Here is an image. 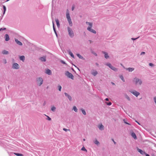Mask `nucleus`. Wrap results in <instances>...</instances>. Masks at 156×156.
Wrapping results in <instances>:
<instances>
[{"instance_id": "f257e3e1", "label": "nucleus", "mask_w": 156, "mask_h": 156, "mask_svg": "<svg viewBox=\"0 0 156 156\" xmlns=\"http://www.w3.org/2000/svg\"><path fill=\"white\" fill-rule=\"evenodd\" d=\"M86 23L89 25V26L87 28V30L88 31L95 34L96 33V31L94 30L91 28L93 26V24L92 23L86 22Z\"/></svg>"}, {"instance_id": "f03ea898", "label": "nucleus", "mask_w": 156, "mask_h": 156, "mask_svg": "<svg viewBox=\"0 0 156 156\" xmlns=\"http://www.w3.org/2000/svg\"><path fill=\"white\" fill-rule=\"evenodd\" d=\"M67 29L69 34L70 37H73L74 36V33L71 29L69 27H68Z\"/></svg>"}, {"instance_id": "7ed1b4c3", "label": "nucleus", "mask_w": 156, "mask_h": 156, "mask_svg": "<svg viewBox=\"0 0 156 156\" xmlns=\"http://www.w3.org/2000/svg\"><path fill=\"white\" fill-rule=\"evenodd\" d=\"M37 81L38 85L40 86L43 83V80L42 78L39 77L37 79Z\"/></svg>"}, {"instance_id": "20e7f679", "label": "nucleus", "mask_w": 156, "mask_h": 156, "mask_svg": "<svg viewBox=\"0 0 156 156\" xmlns=\"http://www.w3.org/2000/svg\"><path fill=\"white\" fill-rule=\"evenodd\" d=\"M66 75L69 78H70L72 79H73L74 76L73 74L69 72L68 71H67L66 72Z\"/></svg>"}, {"instance_id": "39448f33", "label": "nucleus", "mask_w": 156, "mask_h": 156, "mask_svg": "<svg viewBox=\"0 0 156 156\" xmlns=\"http://www.w3.org/2000/svg\"><path fill=\"white\" fill-rule=\"evenodd\" d=\"M134 81L136 84L138 83L139 84L141 85L142 83L141 81L140 80L136 78L134 79Z\"/></svg>"}, {"instance_id": "423d86ee", "label": "nucleus", "mask_w": 156, "mask_h": 156, "mask_svg": "<svg viewBox=\"0 0 156 156\" xmlns=\"http://www.w3.org/2000/svg\"><path fill=\"white\" fill-rule=\"evenodd\" d=\"M107 65L108 66L109 68H110L111 69H112L113 70L115 71H117V69L116 68H115V67L112 66L111 64L110 63H108L107 64Z\"/></svg>"}, {"instance_id": "0eeeda50", "label": "nucleus", "mask_w": 156, "mask_h": 156, "mask_svg": "<svg viewBox=\"0 0 156 156\" xmlns=\"http://www.w3.org/2000/svg\"><path fill=\"white\" fill-rule=\"evenodd\" d=\"M12 67L14 69H18L19 68V65L17 63H14L12 66Z\"/></svg>"}, {"instance_id": "6e6552de", "label": "nucleus", "mask_w": 156, "mask_h": 156, "mask_svg": "<svg viewBox=\"0 0 156 156\" xmlns=\"http://www.w3.org/2000/svg\"><path fill=\"white\" fill-rule=\"evenodd\" d=\"M131 93L136 97H137L140 94L139 93L136 91H134L133 92H132Z\"/></svg>"}, {"instance_id": "1a4fd4ad", "label": "nucleus", "mask_w": 156, "mask_h": 156, "mask_svg": "<svg viewBox=\"0 0 156 156\" xmlns=\"http://www.w3.org/2000/svg\"><path fill=\"white\" fill-rule=\"evenodd\" d=\"M45 73L49 75H50L51 74V71L50 70L48 69H46Z\"/></svg>"}, {"instance_id": "9d476101", "label": "nucleus", "mask_w": 156, "mask_h": 156, "mask_svg": "<svg viewBox=\"0 0 156 156\" xmlns=\"http://www.w3.org/2000/svg\"><path fill=\"white\" fill-rule=\"evenodd\" d=\"M5 41H8L9 40V35L8 34H6L5 36Z\"/></svg>"}, {"instance_id": "9b49d317", "label": "nucleus", "mask_w": 156, "mask_h": 156, "mask_svg": "<svg viewBox=\"0 0 156 156\" xmlns=\"http://www.w3.org/2000/svg\"><path fill=\"white\" fill-rule=\"evenodd\" d=\"M66 16L67 19H69L70 18V15H69V10L68 9H67V10Z\"/></svg>"}, {"instance_id": "f8f14e48", "label": "nucleus", "mask_w": 156, "mask_h": 156, "mask_svg": "<svg viewBox=\"0 0 156 156\" xmlns=\"http://www.w3.org/2000/svg\"><path fill=\"white\" fill-rule=\"evenodd\" d=\"M15 41L16 43L20 45H22V43L21 42L18 41L17 39H15Z\"/></svg>"}, {"instance_id": "ddd939ff", "label": "nucleus", "mask_w": 156, "mask_h": 156, "mask_svg": "<svg viewBox=\"0 0 156 156\" xmlns=\"http://www.w3.org/2000/svg\"><path fill=\"white\" fill-rule=\"evenodd\" d=\"M65 94L66 96L68 98L70 101H71L72 100V98L70 96L68 95L67 93H65Z\"/></svg>"}, {"instance_id": "4468645a", "label": "nucleus", "mask_w": 156, "mask_h": 156, "mask_svg": "<svg viewBox=\"0 0 156 156\" xmlns=\"http://www.w3.org/2000/svg\"><path fill=\"white\" fill-rule=\"evenodd\" d=\"M99 129L101 130H103L104 129V126L102 125L101 124L98 126V127Z\"/></svg>"}, {"instance_id": "2eb2a0df", "label": "nucleus", "mask_w": 156, "mask_h": 156, "mask_svg": "<svg viewBox=\"0 0 156 156\" xmlns=\"http://www.w3.org/2000/svg\"><path fill=\"white\" fill-rule=\"evenodd\" d=\"M103 53L105 54V57L106 58H108L109 57L108 53L105 52H103Z\"/></svg>"}, {"instance_id": "dca6fc26", "label": "nucleus", "mask_w": 156, "mask_h": 156, "mask_svg": "<svg viewBox=\"0 0 156 156\" xmlns=\"http://www.w3.org/2000/svg\"><path fill=\"white\" fill-rule=\"evenodd\" d=\"M40 59L41 61L45 62L46 61V57H43L40 58Z\"/></svg>"}, {"instance_id": "f3484780", "label": "nucleus", "mask_w": 156, "mask_h": 156, "mask_svg": "<svg viewBox=\"0 0 156 156\" xmlns=\"http://www.w3.org/2000/svg\"><path fill=\"white\" fill-rule=\"evenodd\" d=\"M137 150L141 154H144V152L143 151L140 149H137Z\"/></svg>"}, {"instance_id": "a211bd4d", "label": "nucleus", "mask_w": 156, "mask_h": 156, "mask_svg": "<svg viewBox=\"0 0 156 156\" xmlns=\"http://www.w3.org/2000/svg\"><path fill=\"white\" fill-rule=\"evenodd\" d=\"M68 52H69V55H70V56L73 58H74V55L73 54V53L72 52L70 51H68Z\"/></svg>"}, {"instance_id": "6ab92c4d", "label": "nucleus", "mask_w": 156, "mask_h": 156, "mask_svg": "<svg viewBox=\"0 0 156 156\" xmlns=\"http://www.w3.org/2000/svg\"><path fill=\"white\" fill-rule=\"evenodd\" d=\"M132 136L135 139H136V136L135 133H133L131 134Z\"/></svg>"}, {"instance_id": "aec40b11", "label": "nucleus", "mask_w": 156, "mask_h": 156, "mask_svg": "<svg viewBox=\"0 0 156 156\" xmlns=\"http://www.w3.org/2000/svg\"><path fill=\"white\" fill-rule=\"evenodd\" d=\"M55 21L56 23V24L58 27H59L60 26V24L59 23V20L58 19H56Z\"/></svg>"}, {"instance_id": "412c9836", "label": "nucleus", "mask_w": 156, "mask_h": 156, "mask_svg": "<svg viewBox=\"0 0 156 156\" xmlns=\"http://www.w3.org/2000/svg\"><path fill=\"white\" fill-rule=\"evenodd\" d=\"M98 74V72L96 71H94V72H92V74L94 76H96Z\"/></svg>"}, {"instance_id": "4be33fe9", "label": "nucleus", "mask_w": 156, "mask_h": 156, "mask_svg": "<svg viewBox=\"0 0 156 156\" xmlns=\"http://www.w3.org/2000/svg\"><path fill=\"white\" fill-rule=\"evenodd\" d=\"M20 60H22L23 62L25 59V57L23 55H22L20 56Z\"/></svg>"}, {"instance_id": "5701e85b", "label": "nucleus", "mask_w": 156, "mask_h": 156, "mask_svg": "<svg viewBox=\"0 0 156 156\" xmlns=\"http://www.w3.org/2000/svg\"><path fill=\"white\" fill-rule=\"evenodd\" d=\"M2 53L3 54H8L9 53L8 51L4 50L2 51Z\"/></svg>"}, {"instance_id": "b1692460", "label": "nucleus", "mask_w": 156, "mask_h": 156, "mask_svg": "<svg viewBox=\"0 0 156 156\" xmlns=\"http://www.w3.org/2000/svg\"><path fill=\"white\" fill-rule=\"evenodd\" d=\"M129 72H132L134 70L133 68H129L127 69Z\"/></svg>"}, {"instance_id": "393cba45", "label": "nucleus", "mask_w": 156, "mask_h": 156, "mask_svg": "<svg viewBox=\"0 0 156 156\" xmlns=\"http://www.w3.org/2000/svg\"><path fill=\"white\" fill-rule=\"evenodd\" d=\"M14 154H15V155L17 156H23V154H22L17 153H14Z\"/></svg>"}, {"instance_id": "a878e982", "label": "nucleus", "mask_w": 156, "mask_h": 156, "mask_svg": "<svg viewBox=\"0 0 156 156\" xmlns=\"http://www.w3.org/2000/svg\"><path fill=\"white\" fill-rule=\"evenodd\" d=\"M53 30H54V31L55 34H56V35L57 36V33L56 32V30H55V26H54V23H53Z\"/></svg>"}, {"instance_id": "bb28decb", "label": "nucleus", "mask_w": 156, "mask_h": 156, "mask_svg": "<svg viewBox=\"0 0 156 156\" xmlns=\"http://www.w3.org/2000/svg\"><path fill=\"white\" fill-rule=\"evenodd\" d=\"M76 55L80 58L82 59L83 58V57H82L81 55H80L79 54H76Z\"/></svg>"}, {"instance_id": "cd10ccee", "label": "nucleus", "mask_w": 156, "mask_h": 156, "mask_svg": "<svg viewBox=\"0 0 156 156\" xmlns=\"http://www.w3.org/2000/svg\"><path fill=\"white\" fill-rule=\"evenodd\" d=\"M94 143L97 145H98L99 144V142L97 140V139H96L94 142Z\"/></svg>"}, {"instance_id": "c85d7f7f", "label": "nucleus", "mask_w": 156, "mask_h": 156, "mask_svg": "<svg viewBox=\"0 0 156 156\" xmlns=\"http://www.w3.org/2000/svg\"><path fill=\"white\" fill-rule=\"evenodd\" d=\"M120 78L122 80V81L123 82L125 81V80L124 79L123 77L121 75L120 76Z\"/></svg>"}, {"instance_id": "c756f323", "label": "nucleus", "mask_w": 156, "mask_h": 156, "mask_svg": "<svg viewBox=\"0 0 156 156\" xmlns=\"http://www.w3.org/2000/svg\"><path fill=\"white\" fill-rule=\"evenodd\" d=\"M81 150L82 151H85L86 152H87V150L84 147H83L81 149Z\"/></svg>"}, {"instance_id": "7c9ffc66", "label": "nucleus", "mask_w": 156, "mask_h": 156, "mask_svg": "<svg viewBox=\"0 0 156 156\" xmlns=\"http://www.w3.org/2000/svg\"><path fill=\"white\" fill-rule=\"evenodd\" d=\"M55 109L56 108L54 106H53L51 108V110L53 112L55 111Z\"/></svg>"}, {"instance_id": "2f4dec72", "label": "nucleus", "mask_w": 156, "mask_h": 156, "mask_svg": "<svg viewBox=\"0 0 156 156\" xmlns=\"http://www.w3.org/2000/svg\"><path fill=\"white\" fill-rule=\"evenodd\" d=\"M73 110L75 112H77V108H76V107L75 106H74L73 107Z\"/></svg>"}, {"instance_id": "473e14b6", "label": "nucleus", "mask_w": 156, "mask_h": 156, "mask_svg": "<svg viewBox=\"0 0 156 156\" xmlns=\"http://www.w3.org/2000/svg\"><path fill=\"white\" fill-rule=\"evenodd\" d=\"M81 110H82L83 114L84 115H86V112L83 109H82Z\"/></svg>"}, {"instance_id": "72a5a7b5", "label": "nucleus", "mask_w": 156, "mask_h": 156, "mask_svg": "<svg viewBox=\"0 0 156 156\" xmlns=\"http://www.w3.org/2000/svg\"><path fill=\"white\" fill-rule=\"evenodd\" d=\"M68 22L69 23V25L70 26H72V21L71 20L70 21H69Z\"/></svg>"}, {"instance_id": "f704fd0d", "label": "nucleus", "mask_w": 156, "mask_h": 156, "mask_svg": "<svg viewBox=\"0 0 156 156\" xmlns=\"http://www.w3.org/2000/svg\"><path fill=\"white\" fill-rule=\"evenodd\" d=\"M63 129V130H64V131H65L66 132H67L68 131H70V130L69 129H66L65 128H64Z\"/></svg>"}, {"instance_id": "c9c22d12", "label": "nucleus", "mask_w": 156, "mask_h": 156, "mask_svg": "<svg viewBox=\"0 0 156 156\" xmlns=\"http://www.w3.org/2000/svg\"><path fill=\"white\" fill-rule=\"evenodd\" d=\"M58 90L60 91H61V89H62V87L60 85H59L58 86Z\"/></svg>"}, {"instance_id": "e433bc0d", "label": "nucleus", "mask_w": 156, "mask_h": 156, "mask_svg": "<svg viewBox=\"0 0 156 156\" xmlns=\"http://www.w3.org/2000/svg\"><path fill=\"white\" fill-rule=\"evenodd\" d=\"M3 9H4V14L5 12V11H6V7L4 5L3 6Z\"/></svg>"}, {"instance_id": "4c0bfd02", "label": "nucleus", "mask_w": 156, "mask_h": 156, "mask_svg": "<svg viewBox=\"0 0 156 156\" xmlns=\"http://www.w3.org/2000/svg\"><path fill=\"white\" fill-rule=\"evenodd\" d=\"M46 116L47 117V118H48L47 119L48 120L50 121L51 120V118L50 117H49L48 116H47V115H46Z\"/></svg>"}, {"instance_id": "58836bf2", "label": "nucleus", "mask_w": 156, "mask_h": 156, "mask_svg": "<svg viewBox=\"0 0 156 156\" xmlns=\"http://www.w3.org/2000/svg\"><path fill=\"white\" fill-rule=\"evenodd\" d=\"M108 105H111L112 103L111 102H109L108 103H106Z\"/></svg>"}, {"instance_id": "ea45409f", "label": "nucleus", "mask_w": 156, "mask_h": 156, "mask_svg": "<svg viewBox=\"0 0 156 156\" xmlns=\"http://www.w3.org/2000/svg\"><path fill=\"white\" fill-rule=\"evenodd\" d=\"M61 62L62 63H63L64 64H66V63H65V62H64L63 61V60H61Z\"/></svg>"}, {"instance_id": "a19ab883", "label": "nucleus", "mask_w": 156, "mask_h": 156, "mask_svg": "<svg viewBox=\"0 0 156 156\" xmlns=\"http://www.w3.org/2000/svg\"><path fill=\"white\" fill-rule=\"evenodd\" d=\"M126 98L128 100H130L128 96L126 95Z\"/></svg>"}, {"instance_id": "79ce46f5", "label": "nucleus", "mask_w": 156, "mask_h": 156, "mask_svg": "<svg viewBox=\"0 0 156 156\" xmlns=\"http://www.w3.org/2000/svg\"><path fill=\"white\" fill-rule=\"evenodd\" d=\"M149 65L150 66H154L153 64L151 63H149Z\"/></svg>"}, {"instance_id": "37998d69", "label": "nucleus", "mask_w": 156, "mask_h": 156, "mask_svg": "<svg viewBox=\"0 0 156 156\" xmlns=\"http://www.w3.org/2000/svg\"><path fill=\"white\" fill-rule=\"evenodd\" d=\"M112 141H113V142H114V144H116V142L114 140V139H112Z\"/></svg>"}, {"instance_id": "c03bdc74", "label": "nucleus", "mask_w": 156, "mask_h": 156, "mask_svg": "<svg viewBox=\"0 0 156 156\" xmlns=\"http://www.w3.org/2000/svg\"><path fill=\"white\" fill-rule=\"evenodd\" d=\"M74 9V6H73L72 8V11Z\"/></svg>"}, {"instance_id": "a18cd8bd", "label": "nucleus", "mask_w": 156, "mask_h": 156, "mask_svg": "<svg viewBox=\"0 0 156 156\" xmlns=\"http://www.w3.org/2000/svg\"><path fill=\"white\" fill-rule=\"evenodd\" d=\"M145 53L144 52H142L140 53V55H142V54H144Z\"/></svg>"}, {"instance_id": "49530a36", "label": "nucleus", "mask_w": 156, "mask_h": 156, "mask_svg": "<svg viewBox=\"0 0 156 156\" xmlns=\"http://www.w3.org/2000/svg\"><path fill=\"white\" fill-rule=\"evenodd\" d=\"M5 29H6V28H4L3 29H2V28H1L0 29V31L2 30H5Z\"/></svg>"}, {"instance_id": "de8ad7c7", "label": "nucleus", "mask_w": 156, "mask_h": 156, "mask_svg": "<svg viewBox=\"0 0 156 156\" xmlns=\"http://www.w3.org/2000/svg\"><path fill=\"white\" fill-rule=\"evenodd\" d=\"M138 38V37H137V38H132V39H132V40H136V39Z\"/></svg>"}, {"instance_id": "09e8293b", "label": "nucleus", "mask_w": 156, "mask_h": 156, "mask_svg": "<svg viewBox=\"0 0 156 156\" xmlns=\"http://www.w3.org/2000/svg\"><path fill=\"white\" fill-rule=\"evenodd\" d=\"M67 20H68V22L69 21H70L71 20V18H70L69 19H68Z\"/></svg>"}, {"instance_id": "8fccbe9b", "label": "nucleus", "mask_w": 156, "mask_h": 156, "mask_svg": "<svg viewBox=\"0 0 156 156\" xmlns=\"http://www.w3.org/2000/svg\"><path fill=\"white\" fill-rule=\"evenodd\" d=\"M124 122H125V123H126V124H129L127 122H126L125 121V120H124Z\"/></svg>"}, {"instance_id": "3c124183", "label": "nucleus", "mask_w": 156, "mask_h": 156, "mask_svg": "<svg viewBox=\"0 0 156 156\" xmlns=\"http://www.w3.org/2000/svg\"><path fill=\"white\" fill-rule=\"evenodd\" d=\"M105 100L106 101H108V98H106L105 99Z\"/></svg>"}, {"instance_id": "603ef678", "label": "nucleus", "mask_w": 156, "mask_h": 156, "mask_svg": "<svg viewBox=\"0 0 156 156\" xmlns=\"http://www.w3.org/2000/svg\"><path fill=\"white\" fill-rule=\"evenodd\" d=\"M136 122H137V123H138V124H139V125H140V123H139V122H137V121H136Z\"/></svg>"}, {"instance_id": "864d4df0", "label": "nucleus", "mask_w": 156, "mask_h": 156, "mask_svg": "<svg viewBox=\"0 0 156 156\" xmlns=\"http://www.w3.org/2000/svg\"><path fill=\"white\" fill-rule=\"evenodd\" d=\"M146 156H150L148 154H146Z\"/></svg>"}, {"instance_id": "5fc2aeb1", "label": "nucleus", "mask_w": 156, "mask_h": 156, "mask_svg": "<svg viewBox=\"0 0 156 156\" xmlns=\"http://www.w3.org/2000/svg\"><path fill=\"white\" fill-rule=\"evenodd\" d=\"M94 55H97V54H96V53H95V54H94Z\"/></svg>"}, {"instance_id": "6e6d98bb", "label": "nucleus", "mask_w": 156, "mask_h": 156, "mask_svg": "<svg viewBox=\"0 0 156 156\" xmlns=\"http://www.w3.org/2000/svg\"><path fill=\"white\" fill-rule=\"evenodd\" d=\"M6 63V60H5V63Z\"/></svg>"}, {"instance_id": "4d7b16f0", "label": "nucleus", "mask_w": 156, "mask_h": 156, "mask_svg": "<svg viewBox=\"0 0 156 156\" xmlns=\"http://www.w3.org/2000/svg\"><path fill=\"white\" fill-rule=\"evenodd\" d=\"M83 140L84 141H85V139H83Z\"/></svg>"}, {"instance_id": "13d9d810", "label": "nucleus", "mask_w": 156, "mask_h": 156, "mask_svg": "<svg viewBox=\"0 0 156 156\" xmlns=\"http://www.w3.org/2000/svg\"><path fill=\"white\" fill-rule=\"evenodd\" d=\"M112 84H115L114 83H112Z\"/></svg>"}]
</instances>
